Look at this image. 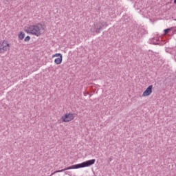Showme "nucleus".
<instances>
[{
    "label": "nucleus",
    "mask_w": 176,
    "mask_h": 176,
    "mask_svg": "<svg viewBox=\"0 0 176 176\" xmlns=\"http://www.w3.org/2000/svg\"><path fill=\"white\" fill-rule=\"evenodd\" d=\"M170 31H171V28L165 29V30H164V35H167V34H168V32H170Z\"/></svg>",
    "instance_id": "9"
},
{
    "label": "nucleus",
    "mask_w": 176,
    "mask_h": 176,
    "mask_svg": "<svg viewBox=\"0 0 176 176\" xmlns=\"http://www.w3.org/2000/svg\"><path fill=\"white\" fill-rule=\"evenodd\" d=\"M96 26H94H94L91 28V32H93V33L96 32Z\"/></svg>",
    "instance_id": "12"
},
{
    "label": "nucleus",
    "mask_w": 176,
    "mask_h": 176,
    "mask_svg": "<svg viewBox=\"0 0 176 176\" xmlns=\"http://www.w3.org/2000/svg\"><path fill=\"white\" fill-rule=\"evenodd\" d=\"M153 89V85H149L146 89L143 92V97H148V96H151L152 94V89Z\"/></svg>",
    "instance_id": "6"
},
{
    "label": "nucleus",
    "mask_w": 176,
    "mask_h": 176,
    "mask_svg": "<svg viewBox=\"0 0 176 176\" xmlns=\"http://www.w3.org/2000/svg\"><path fill=\"white\" fill-rule=\"evenodd\" d=\"M74 114L69 113H66L63 116H62L61 120L62 122H64L65 123H68V122H71V120H74Z\"/></svg>",
    "instance_id": "5"
},
{
    "label": "nucleus",
    "mask_w": 176,
    "mask_h": 176,
    "mask_svg": "<svg viewBox=\"0 0 176 176\" xmlns=\"http://www.w3.org/2000/svg\"><path fill=\"white\" fill-rule=\"evenodd\" d=\"M174 3H175V5H176V0H174Z\"/></svg>",
    "instance_id": "15"
},
{
    "label": "nucleus",
    "mask_w": 176,
    "mask_h": 176,
    "mask_svg": "<svg viewBox=\"0 0 176 176\" xmlns=\"http://www.w3.org/2000/svg\"><path fill=\"white\" fill-rule=\"evenodd\" d=\"M10 44L6 43V41H3L2 43H0V53H5L9 50Z\"/></svg>",
    "instance_id": "4"
},
{
    "label": "nucleus",
    "mask_w": 176,
    "mask_h": 176,
    "mask_svg": "<svg viewBox=\"0 0 176 176\" xmlns=\"http://www.w3.org/2000/svg\"><path fill=\"white\" fill-rule=\"evenodd\" d=\"M53 174H54V173H52V174L50 175V176L53 175Z\"/></svg>",
    "instance_id": "17"
},
{
    "label": "nucleus",
    "mask_w": 176,
    "mask_h": 176,
    "mask_svg": "<svg viewBox=\"0 0 176 176\" xmlns=\"http://www.w3.org/2000/svg\"><path fill=\"white\" fill-rule=\"evenodd\" d=\"M154 45H159V43H154Z\"/></svg>",
    "instance_id": "16"
},
{
    "label": "nucleus",
    "mask_w": 176,
    "mask_h": 176,
    "mask_svg": "<svg viewBox=\"0 0 176 176\" xmlns=\"http://www.w3.org/2000/svg\"><path fill=\"white\" fill-rule=\"evenodd\" d=\"M94 27H96V33L100 34L101 31L104 30L107 27V23L102 22V23H98L96 24H94Z\"/></svg>",
    "instance_id": "3"
},
{
    "label": "nucleus",
    "mask_w": 176,
    "mask_h": 176,
    "mask_svg": "<svg viewBox=\"0 0 176 176\" xmlns=\"http://www.w3.org/2000/svg\"><path fill=\"white\" fill-rule=\"evenodd\" d=\"M109 162H112V157H109V158L108 159V162L109 163Z\"/></svg>",
    "instance_id": "14"
},
{
    "label": "nucleus",
    "mask_w": 176,
    "mask_h": 176,
    "mask_svg": "<svg viewBox=\"0 0 176 176\" xmlns=\"http://www.w3.org/2000/svg\"><path fill=\"white\" fill-rule=\"evenodd\" d=\"M52 57H63V54H61L60 53H57L54 54Z\"/></svg>",
    "instance_id": "10"
},
{
    "label": "nucleus",
    "mask_w": 176,
    "mask_h": 176,
    "mask_svg": "<svg viewBox=\"0 0 176 176\" xmlns=\"http://www.w3.org/2000/svg\"><path fill=\"white\" fill-rule=\"evenodd\" d=\"M41 28H43V27H42V24L38 23L36 25H30L27 28L25 31L28 34H32L36 36H41V35H42V33L41 32Z\"/></svg>",
    "instance_id": "2"
},
{
    "label": "nucleus",
    "mask_w": 176,
    "mask_h": 176,
    "mask_svg": "<svg viewBox=\"0 0 176 176\" xmlns=\"http://www.w3.org/2000/svg\"><path fill=\"white\" fill-rule=\"evenodd\" d=\"M25 37V34H24V32H19V38L21 41H23V39H24Z\"/></svg>",
    "instance_id": "8"
},
{
    "label": "nucleus",
    "mask_w": 176,
    "mask_h": 176,
    "mask_svg": "<svg viewBox=\"0 0 176 176\" xmlns=\"http://www.w3.org/2000/svg\"><path fill=\"white\" fill-rule=\"evenodd\" d=\"M94 163H96V160L94 159L91 160H87L86 162H82L81 164L72 165L67 168H65L64 169L56 170L54 172V174H56V173H63V171H67V170H74L78 168H83L85 167H90V166H93Z\"/></svg>",
    "instance_id": "1"
},
{
    "label": "nucleus",
    "mask_w": 176,
    "mask_h": 176,
    "mask_svg": "<svg viewBox=\"0 0 176 176\" xmlns=\"http://www.w3.org/2000/svg\"><path fill=\"white\" fill-rule=\"evenodd\" d=\"M13 1H16V0H6V2H13Z\"/></svg>",
    "instance_id": "13"
},
{
    "label": "nucleus",
    "mask_w": 176,
    "mask_h": 176,
    "mask_svg": "<svg viewBox=\"0 0 176 176\" xmlns=\"http://www.w3.org/2000/svg\"><path fill=\"white\" fill-rule=\"evenodd\" d=\"M30 39H31V37L30 36H27L25 38L24 41L25 42H29Z\"/></svg>",
    "instance_id": "11"
},
{
    "label": "nucleus",
    "mask_w": 176,
    "mask_h": 176,
    "mask_svg": "<svg viewBox=\"0 0 176 176\" xmlns=\"http://www.w3.org/2000/svg\"><path fill=\"white\" fill-rule=\"evenodd\" d=\"M54 63L57 65L61 64L63 63V56L55 58Z\"/></svg>",
    "instance_id": "7"
}]
</instances>
